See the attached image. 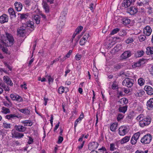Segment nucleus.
<instances>
[{
	"label": "nucleus",
	"instance_id": "13d9d810",
	"mask_svg": "<svg viewBox=\"0 0 153 153\" xmlns=\"http://www.w3.org/2000/svg\"><path fill=\"white\" fill-rule=\"evenodd\" d=\"M46 77L48 79L49 82L53 81V79L50 76H47Z\"/></svg>",
	"mask_w": 153,
	"mask_h": 153
},
{
	"label": "nucleus",
	"instance_id": "f257e3e1",
	"mask_svg": "<svg viewBox=\"0 0 153 153\" xmlns=\"http://www.w3.org/2000/svg\"><path fill=\"white\" fill-rule=\"evenodd\" d=\"M5 36L7 39H4L2 37V45L7 47L10 46L12 45L14 43V39L12 35L7 32L5 33Z\"/></svg>",
	"mask_w": 153,
	"mask_h": 153
},
{
	"label": "nucleus",
	"instance_id": "20e7f679",
	"mask_svg": "<svg viewBox=\"0 0 153 153\" xmlns=\"http://www.w3.org/2000/svg\"><path fill=\"white\" fill-rule=\"evenodd\" d=\"M152 139L151 135L150 134H147L144 136L141 140V142L143 144L149 143Z\"/></svg>",
	"mask_w": 153,
	"mask_h": 153
},
{
	"label": "nucleus",
	"instance_id": "bf43d9fd",
	"mask_svg": "<svg viewBox=\"0 0 153 153\" xmlns=\"http://www.w3.org/2000/svg\"><path fill=\"white\" fill-rule=\"evenodd\" d=\"M13 144L14 146H19L21 144L18 141H14L13 142Z\"/></svg>",
	"mask_w": 153,
	"mask_h": 153
},
{
	"label": "nucleus",
	"instance_id": "a878e982",
	"mask_svg": "<svg viewBox=\"0 0 153 153\" xmlns=\"http://www.w3.org/2000/svg\"><path fill=\"white\" fill-rule=\"evenodd\" d=\"M130 136H126L122 139L120 141L121 144H123L128 141L130 140Z\"/></svg>",
	"mask_w": 153,
	"mask_h": 153
},
{
	"label": "nucleus",
	"instance_id": "49530a36",
	"mask_svg": "<svg viewBox=\"0 0 153 153\" xmlns=\"http://www.w3.org/2000/svg\"><path fill=\"white\" fill-rule=\"evenodd\" d=\"M59 27H62L65 25V21H62L61 19L59 20Z\"/></svg>",
	"mask_w": 153,
	"mask_h": 153
},
{
	"label": "nucleus",
	"instance_id": "6e6d98bb",
	"mask_svg": "<svg viewBox=\"0 0 153 153\" xmlns=\"http://www.w3.org/2000/svg\"><path fill=\"white\" fill-rule=\"evenodd\" d=\"M115 148V144L114 143H111L110 144V150L111 151L114 150Z\"/></svg>",
	"mask_w": 153,
	"mask_h": 153
},
{
	"label": "nucleus",
	"instance_id": "09e8293b",
	"mask_svg": "<svg viewBox=\"0 0 153 153\" xmlns=\"http://www.w3.org/2000/svg\"><path fill=\"white\" fill-rule=\"evenodd\" d=\"M134 41L133 39L132 38H128L126 40V42L127 44H129L132 42Z\"/></svg>",
	"mask_w": 153,
	"mask_h": 153
},
{
	"label": "nucleus",
	"instance_id": "cd10ccee",
	"mask_svg": "<svg viewBox=\"0 0 153 153\" xmlns=\"http://www.w3.org/2000/svg\"><path fill=\"white\" fill-rule=\"evenodd\" d=\"M127 108V106L125 105L124 106H120L118 108V110L120 112H122L124 114L126 111Z\"/></svg>",
	"mask_w": 153,
	"mask_h": 153
},
{
	"label": "nucleus",
	"instance_id": "a18cd8bd",
	"mask_svg": "<svg viewBox=\"0 0 153 153\" xmlns=\"http://www.w3.org/2000/svg\"><path fill=\"white\" fill-rule=\"evenodd\" d=\"M3 126L4 128H10L11 127V125L10 124L7 123H3Z\"/></svg>",
	"mask_w": 153,
	"mask_h": 153
},
{
	"label": "nucleus",
	"instance_id": "864d4df0",
	"mask_svg": "<svg viewBox=\"0 0 153 153\" xmlns=\"http://www.w3.org/2000/svg\"><path fill=\"white\" fill-rule=\"evenodd\" d=\"M137 141V140H135L133 137H132L131 140V144L133 145H134L136 143Z\"/></svg>",
	"mask_w": 153,
	"mask_h": 153
},
{
	"label": "nucleus",
	"instance_id": "1a4fd4ad",
	"mask_svg": "<svg viewBox=\"0 0 153 153\" xmlns=\"http://www.w3.org/2000/svg\"><path fill=\"white\" fill-rule=\"evenodd\" d=\"M127 132V128L126 126H121L119 128V133L120 136L124 135Z\"/></svg>",
	"mask_w": 153,
	"mask_h": 153
},
{
	"label": "nucleus",
	"instance_id": "412c9836",
	"mask_svg": "<svg viewBox=\"0 0 153 153\" xmlns=\"http://www.w3.org/2000/svg\"><path fill=\"white\" fill-rule=\"evenodd\" d=\"M21 123L24 124V127L27 126H30L33 125V123L32 121L29 120L22 121Z\"/></svg>",
	"mask_w": 153,
	"mask_h": 153
},
{
	"label": "nucleus",
	"instance_id": "ea45409f",
	"mask_svg": "<svg viewBox=\"0 0 153 153\" xmlns=\"http://www.w3.org/2000/svg\"><path fill=\"white\" fill-rule=\"evenodd\" d=\"M18 14L19 15V14L20 15V17L21 19H27L28 15L27 13L24 14L23 13L20 14L18 13Z\"/></svg>",
	"mask_w": 153,
	"mask_h": 153
},
{
	"label": "nucleus",
	"instance_id": "7c9ffc66",
	"mask_svg": "<svg viewBox=\"0 0 153 153\" xmlns=\"http://www.w3.org/2000/svg\"><path fill=\"white\" fill-rule=\"evenodd\" d=\"M144 52L143 51H138L137 53H135L134 56L136 58L140 57L143 55Z\"/></svg>",
	"mask_w": 153,
	"mask_h": 153
},
{
	"label": "nucleus",
	"instance_id": "338daca9",
	"mask_svg": "<svg viewBox=\"0 0 153 153\" xmlns=\"http://www.w3.org/2000/svg\"><path fill=\"white\" fill-rule=\"evenodd\" d=\"M4 64L5 66H6L10 71L12 70V68L10 66L6 63H4Z\"/></svg>",
	"mask_w": 153,
	"mask_h": 153
},
{
	"label": "nucleus",
	"instance_id": "f3484780",
	"mask_svg": "<svg viewBox=\"0 0 153 153\" xmlns=\"http://www.w3.org/2000/svg\"><path fill=\"white\" fill-rule=\"evenodd\" d=\"M146 105L148 110L153 109V98H150L147 101Z\"/></svg>",
	"mask_w": 153,
	"mask_h": 153
},
{
	"label": "nucleus",
	"instance_id": "f8f14e48",
	"mask_svg": "<svg viewBox=\"0 0 153 153\" xmlns=\"http://www.w3.org/2000/svg\"><path fill=\"white\" fill-rule=\"evenodd\" d=\"M3 81L4 82L7 84L10 85V86H13V83L10 79L7 76H4L3 77Z\"/></svg>",
	"mask_w": 153,
	"mask_h": 153
},
{
	"label": "nucleus",
	"instance_id": "bb28decb",
	"mask_svg": "<svg viewBox=\"0 0 153 153\" xmlns=\"http://www.w3.org/2000/svg\"><path fill=\"white\" fill-rule=\"evenodd\" d=\"M143 60H140L137 62L135 63L134 65H132V67L134 68L136 67H138L141 66V65L144 63Z\"/></svg>",
	"mask_w": 153,
	"mask_h": 153
},
{
	"label": "nucleus",
	"instance_id": "393cba45",
	"mask_svg": "<svg viewBox=\"0 0 153 153\" xmlns=\"http://www.w3.org/2000/svg\"><path fill=\"white\" fill-rule=\"evenodd\" d=\"M119 102H120V105L126 104L128 102V99L126 98H123L119 100Z\"/></svg>",
	"mask_w": 153,
	"mask_h": 153
},
{
	"label": "nucleus",
	"instance_id": "e2e57ef3",
	"mask_svg": "<svg viewBox=\"0 0 153 153\" xmlns=\"http://www.w3.org/2000/svg\"><path fill=\"white\" fill-rule=\"evenodd\" d=\"M25 3L26 5L30 6V1L29 0H25Z\"/></svg>",
	"mask_w": 153,
	"mask_h": 153
},
{
	"label": "nucleus",
	"instance_id": "8fccbe9b",
	"mask_svg": "<svg viewBox=\"0 0 153 153\" xmlns=\"http://www.w3.org/2000/svg\"><path fill=\"white\" fill-rule=\"evenodd\" d=\"M81 57L82 56L81 55L77 54L75 56V58L76 60L79 61L81 59Z\"/></svg>",
	"mask_w": 153,
	"mask_h": 153
},
{
	"label": "nucleus",
	"instance_id": "473e14b6",
	"mask_svg": "<svg viewBox=\"0 0 153 153\" xmlns=\"http://www.w3.org/2000/svg\"><path fill=\"white\" fill-rule=\"evenodd\" d=\"M117 123H113L111 125L110 127L111 130L112 131H115L116 129L117 128Z\"/></svg>",
	"mask_w": 153,
	"mask_h": 153
},
{
	"label": "nucleus",
	"instance_id": "9b49d317",
	"mask_svg": "<svg viewBox=\"0 0 153 153\" xmlns=\"http://www.w3.org/2000/svg\"><path fill=\"white\" fill-rule=\"evenodd\" d=\"M152 29L151 27L148 26H146L143 30V33L147 36H149L152 32Z\"/></svg>",
	"mask_w": 153,
	"mask_h": 153
},
{
	"label": "nucleus",
	"instance_id": "a19ab883",
	"mask_svg": "<svg viewBox=\"0 0 153 153\" xmlns=\"http://www.w3.org/2000/svg\"><path fill=\"white\" fill-rule=\"evenodd\" d=\"M138 83L140 85L142 86L144 84V80L142 78H140L138 80Z\"/></svg>",
	"mask_w": 153,
	"mask_h": 153
},
{
	"label": "nucleus",
	"instance_id": "c03bdc74",
	"mask_svg": "<svg viewBox=\"0 0 153 153\" xmlns=\"http://www.w3.org/2000/svg\"><path fill=\"white\" fill-rule=\"evenodd\" d=\"M138 38L140 41L142 42L145 40L146 38V37L145 35H140L139 36Z\"/></svg>",
	"mask_w": 153,
	"mask_h": 153
},
{
	"label": "nucleus",
	"instance_id": "2eb2a0df",
	"mask_svg": "<svg viewBox=\"0 0 153 153\" xmlns=\"http://www.w3.org/2000/svg\"><path fill=\"white\" fill-rule=\"evenodd\" d=\"M8 20V16L5 14H4L0 17V22L1 23L7 22Z\"/></svg>",
	"mask_w": 153,
	"mask_h": 153
},
{
	"label": "nucleus",
	"instance_id": "4d7b16f0",
	"mask_svg": "<svg viewBox=\"0 0 153 153\" xmlns=\"http://www.w3.org/2000/svg\"><path fill=\"white\" fill-rule=\"evenodd\" d=\"M89 37V34L88 33H86L83 36L82 38L83 39L87 41L88 37Z\"/></svg>",
	"mask_w": 153,
	"mask_h": 153
},
{
	"label": "nucleus",
	"instance_id": "0eeeda50",
	"mask_svg": "<svg viewBox=\"0 0 153 153\" xmlns=\"http://www.w3.org/2000/svg\"><path fill=\"white\" fill-rule=\"evenodd\" d=\"M27 28L26 27L22 26L20 28L18 29L17 30L18 35L23 36L26 32Z\"/></svg>",
	"mask_w": 153,
	"mask_h": 153
},
{
	"label": "nucleus",
	"instance_id": "c9c22d12",
	"mask_svg": "<svg viewBox=\"0 0 153 153\" xmlns=\"http://www.w3.org/2000/svg\"><path fill=\"white\" fill-rule=\"evenodd\" d=\"M2 112L5 114H7L9 113L10 112V111L9 108L4 107H3L2 108Z\"/></svg>",
	"mask_w": 153,
	"mask_h": 153
},
{
	"label": "nucleus",
	"instance_id": "58836bf2",
	"mask_svg": "<svg viewBox=\"0 0 153 153\" xmlns=\"http://www.w3.org/2000/svg\"><path fill=\"white\" fill-rule=\"evenodd\" d=\"M119 31L120 29L118 28H117L113 30L110 33V34L111 35H114V34L117 33Z\"/></svg>",
	"mask_w": 153,
	"mask_h": 153
},
{
	"label": "nucleus",
	"instance_id": "3c124183",
	"mask_svg": "<svg viewBox=\"0 0 153 153\" xmlns=\"http://www.w3.org/2000/svg\"><path fill=\"white\" fill-rule=\"evenodd\" d=\"M86 41L85 40L82 38L80 40L79 43L81 45H84Z\"/></svg>",
	"mask_w": 153,
	"mask_h": 153
},
{
	"label": "nucleus",
	"instance_id": "2f4dec72",
	"mask_svg": "<svg viewBox=\"0 0 153 153\" xmlns=\"http://www.w3.org/2000/svg\"><path fill=\"white\" fill-rule=\"evenodd\" d=\"M0 86L2 87L5 91H10V88L8 86H7L3 82H1L0 84Z\"/></svg>",
	"mask_w": 153,
	"mask_h": 153
},
{
	"label": "nucleus",
	"instance_id": "69168bd1",
	"mask_svg": "<svg viewBox=\"0 0 153 153\" xmlns=\"http://www.w3.org/2000/svg\"><path fill=\"white\" fill-rule=\"evenodd\" d=\"M33 142V139L31 137H29V140L28 141V143L30 144H31Z\"/></svg>",
	"mask_w": 153,
	"mask_h": 153
},
{
	"label": "nucleus",
	"instance_id": "72a5a7b5",
	"mask_svg": "<svg viewBox=\"0 0 153 153\" xmlns=\"http://www.w3.org/2000/svg\"><path fill=\"white\" fill-rule=\"evenodd\" d=\"M19 111L23 113L26 114H29L30 112L29 110L28 109L25 108L22 109H19Z\"/></svg>",
	"mask_w": 153,
	"mask_h": 153
},
{
	"label": "nucleus",
	"instance_id": "6ab92c4d",
	"mask_svg": "<svg viewBox=\"0 0 153 153\" xmlns=\"http://www.w3.org/2000/svg\"><path fill=\"white\" fill-rule=\"evenodd\" d=\"M15 8L16 10L18 11H21L22 8V5L20 2H16L14 4Z\"/></svg>",
	"mask_w": 153,
	"mask_h": 153
},
{
	"label": "nucleus",
	"instance_id": "6e6552de",
	"mask_svg": "<svg viewBox=\"0 0 153 153\" xmlns=\"http://www.w3.org/2000/svg\"><path fill=\"white\" fill-rule=\"evenodd\" d=\"M12 138H21L24 136V134L18 132L14 130H12L11 131Z\"/></svg>",
	"mask_w": 153,
	"mask_h": 153
},
{
	"label": "nucleus",
	"instance_id": "423d86ee",
	"mask_svg": "<svg viewBox=\"0 0 153 153\" xmlns=\"http://www.w3.org/2000/svg\"><path fill=\"white\" fill-rule=\"evenodd\" d=\"M10 97L12 100L16 101L19 102H22L23 100L22 98L18 95L11 94L10 95Z\"/></svg>",
	"mask_w": 153,
	"mask_h": 153
},
{
	"label": "nucleus",
	"instance_id": "79ce46f5",
	"mask_svg": "<svg viewBox=\"0 0 153 153\" xmlns=\"http://www.w3.org/2000/svg\"><path fill=\"white\" fill-rule=\"evenodd\" d=\"M124 117V115L123 114L119 113L118 114L117 119L118 121H119L123 119Z\"/></svg>",
	"mask_w": 153,
	"mask_h": 153
},
{
	"label": "nucleus",
	"instance_id": "4c0bfd02",
	"mask_svg": "<svg viewBox=\"0 0 153 153\" xmlns=\"http://www.w3.org/2000/svg\"><path fill=\"white\" fill-rule=\"evenodd\" d=\"M123 23L125 25H127L130 23V20L128 18H124L123 20Z\"/></svg>",
	"mask_w": 153,
	"mask_h": 153
},
{
	"label": "nucleus",
	"instance_id": "052dcab7",
	"mask_svg": "<svg viewBox=\"0 0 153 153\" xmlns=\"http://www.w3.org/2000/svg\"><path fill=\"white\" fill-rule=\"evenodd\" d=\"M61 56H59V57L58 58H56L53 61L51 62V65H52L54 63L56 62H57V61H59V58L61 57Z\"/></svg>",
	"mask_w": 153,
	"mask_h": 153
},
{
	"label": "nucleus",
	"instance_id": "5701e85b",
	"mask_svg": "<svg viewBox=\"0 0 153 153\" xmlns=\"http://www.w3.org/2000/svg\"><path fill=\"white\" fill-rule=\"evenodd\" d=\"M33 20L36 23L38 24L40 23V17L38 15L34 16L33 17Z\"/></svg>",
	"mask_w": 153,
	"mask_h": 153
},
{
	"label": "nucleus",
	"instance_id": "b1692460",
	"mask_svg": "<svg viewBox=\"0 0 153 153\" xmlns=\"http://www.w3.org/2000/svg\"><path fill=\"white\" fill-rule=\"evenodd\" d=\"M68 91V88L66 87H60L58 89V92L60 94L63 92L66 93Z\"/></svg>",
	"mask_w": 153,
	"mask_h": 153
},
{
	"label": "nucleus",
	"instance_id": "aec40b11",
	"mask_svg": "<svg viewBox=\"0 0 153 153\" xmlns=\"http://www.w3.org/2000/svg\"><path fill=\"white\" fill-rule=\"evenodd\" d=\"M43 7L45 10L46 13H48L49 12V6L47 2L43 1L42 4Z\"/></svg>",
	"mask_w": 153,
	"mask_h": 153
},
{
	"label": "nucleus",
	"instance_id": "9d476101",
	"mask_svg": "<svg viewBox=\"0 0 153 153\" xmlns=\"http://www.w3.org/2000/svg\"><path fill=\"white\" fill-rule=\"evenodd\" d=\"M131 56V53L130 51H127L123 52L121 55L120 58L122 59H125Z\"/></svg>",
	"mask_w": 153,
	"mask_h": 153
},
{
	"label": "nucleus",
	"instance_id": "680f3d73",
	"mask_svg": "<svg viewBox=\"0 0 153 153\" xmlns=\"http://www.w3.org/2000/svg\"><path fill=\"white\" fill-rule=\"evenodd\" d=\"M63 138L62 137L60 136H59L58 140V143H61L63 140Z\"/></svg>",
	"mask_w": 153,
	"mask_h": 153
},
{
	"label": "nucleus",
	"instance_id": "5fc2aeb1",
	"mask_svg": "<svg viewBox=\"0 0 153 153\" xmlns=\"http://www.w3.org/2000/svg\"><path fill=\"white\" fill-rule=\"evenodd\" d=\"M72 52V50H70L68 53L65 56V57L67 58H69L70 57V55L71 54Z\"/></svg>",
	"mask_w": 153,
	"mask_h": 153
},
{
	"label": "nucleus",
	"instance_id": "a211bd4d",
	"mask_svg": "<svg viewBox=\"0 0 153 153\" xmlns=\"http://www.w3.org/2000/svg\"><path fill=\"white\" fill-rule=\"evenodd\" d=\"M145 90L147 94L152 95L153 94V89L150 86H145Z\"/></svg>",
	"mask_w": 153,
	"mask_h": 153
},
{
	"label": "nucleus",
	"instance_id": "ddd939ff",
	"mask_svg": "<svg viewBox=\"0 0 153 153\" xmlns=\"http://www.w3.org/2000/svg\"><path fill=\"white\" fill-rule=\"evenodd\" d=\"M132 3V0H124L122 4V6L127 8L130 6Z\"/></svg>",
	"mask_w": 153,
	"mask_h": 153
},
{
	"label": "nucleus",
	"instance_id": "4be33fe9",
	"mask_svg": "<svg viewBox=\"0 0 153 153\" xmlns=\"http://www.w3.org/2000/svg\"><path fill=\"white\" fill-rule=\"evenodd\" d=\"M146 53L149 55H153V47H148L146 48Z\"/></svg>",
	"mask_w": 153,
	"mask_h": 153
},
{
	"label": "nucleus",
	"instance_id": "774afa93",
	"mask_svg": "<svg viewBox=\"0 0 153 153\" xmlns=\"http://www.w3.org/2000/svg\"><path fill=\"white\" fill-rule=\"evenodd\" d=\"M21 87L22 88H24L25 89H27V88L26 87V85L25 82H24L23 85H21Z\"/></svg>",
	"mask_w": 153,
	"mask_h": 153
},
{
	"label": "nucleus",
	"instance_id": "dca6fc26",
	"mask_svg": "<svg viewBox=\"0 0 153 153\" xmlns=\"http://www.w3.org/2000/svg\"><path fill=\"white\" fill-rule=\"evenodd\" d=\"M99 146L98 143L96 142H93L89 143L88 146V148H89L91 147V149L94 150L95 149H97Z\"/></svg>",
	"mask_w": 153,
	"mask_h": 153
},
{
	"label": "nucleus",
	"instance_id": "c756f323",
	"mask_svg": "<svg viewBox=\"0 0 153 153\" xmlns=\"http://www.w3.org/2000/svg\"><path fill=\"white\" fill-rule=\"evenodd\" d=\"M9 15L14 17H16V13L13 9L11 8H9L8 10Z\"/></svg>",
	"mask_w": 153,
	"mask_h": 153
},
{
	"label": "nucleus",
	"instance_id": "c85d7f7f",
	"mask_svg": "<svg viewBox=\"0 0 153 153\" xmlns=\"http://www.w3.org/2000/svg\"><path fill=\"white\" fill-rule=\"evenodd\" d=\"M15 117L18 118V117L15 114H8L5 116V118L8 120H11L12 118L14 119Z\"/></svg>",
	"mask_w": 153,
	"mask_h": 153
},
{
	"label": "nucleus",
	"instance_id": "37998d69",
	"mask_svg": "<svg viewBox=\"0 0 153 153\" xmlns=\"http://www.w3.org/2000/svg\"><path fill=\"white\" fill-rule=\"evenodd\" d=\"M83 27L82 26H80L79 27H78L76 30L75 32H76V34H78L83 29Z\"/></svg>",
	"mask_w": 153,
	"mask_h": 153
},
{
	"label": "nucleus",
	"instance_id": "4468645a",
	"mask_svg": "<svg viewBox=\"0 0 153 153\" xmlns=\"http://www.w3.org/2000/svg\"><path fill=\"white\" fill-rule=\"evenodd\" d=\"M14 127L16 131L20 132H24L26 129V127L22 126L15 125Z\"/></svg>",
	"mask_w": 153,
	"mask_h": 153
},
{
	"label": "nucleus",
	"instance_id": "f03ea898",
	"mask_svg": "<svg viewBox=\"0 0 153 153\" xmlns=\"http://www.w3.org/2000/svg\"><path fill=\"white\" fill-rule=\"evenodd\" d=\"M151 120V118L149 116H145L142 120L139 121V125L142 127L147 126L150 124Z\"/></svg>",
	"mask_w": 153,
	"mask_h": 153
},
{
	"label": "nucleus",
	"instance_id": "0e129e2a",
	"mask_svg": "<svg viewBox=\"0 0 153 153\" xmlns=\"http://www.w3.org/2000/svg\"><path fill=\"white\" fill-rule=\"evenodd\" d=\"M59 124H60V122H59L56 125V126L54 128V130H53V131L54 132L58 128V127L59 126Z\"/></svg>",
	"mask_w": 153,
	"mask_h": 153
},
{
	"label": "nucleus",
	"instance_id": "39448f33",
	"mask_svg": "<svg viewBox=\"0 0 153 153\" xmlns=\"http://www.w3.org/2000/svg\"><path fill=\"white\" fill-rule=\"evenodd\" d=\"M126 12L131 15H133L137 12L138 9L135 6L131 7L127 9Z\"/></svg>",
	"mask_w": 153,
	"mask_h": 153
},
{
	"label": "nucleus",
	"instance_id": "f704fd0d",
	"mask_svg": "<svg viewBox=\"0 0 153 153\" xmlns=\"http://www.w3.org/2000/svg\"><path fill=\"white\" fill-rule=\"evenodd\" d=\"M140 135V133L139 132H137L135 133L132 136V137L137 140L139 139Z\"/></svg>",
	"mask_w": 153,
	"mask_h": 153
},
{
	"label": "nucleus",
	"instance_id": "de8ad7c7",
	"mask_svg": "<svg viewBox=\"0 0 153 153\" xmlns=\"http://www.w3.org/2000/svg\"><path fill=\"white\" fill-rule=\"evenodd\" d=\"M126 34V32L124 30H122L119 33V35L121 36H123Z\"/></svg>",
	"mask_w": 153,
	"mask_h": 153
},
{
	"label": "nucleus",
	"instance_id": "7ed1b4c3",
	"mask_svg": "<svg viewBox=\"0 0 153 153\" xmlns=\"http://www.w3.org/2000/svg\"><path fill=\"white\" fill-rule=\"evenodd\" d=\"M134 83V81L133 79L126 78L123 81L122 85L128 88H131L132 86Z\"/></svg>",
	"mask_w": 153,
	"mask_h": 153
},
{
	"label": "nucleus",
	"instance_id": "e433bc0d",
	"mask_svg": "<svg viewBox=\"0 0 153 153\" xmlns=\"http://www.w3.org/2000/svg\"><path fill=\"white\" fill-rule=\"evenodd\" d=\"M144 117L143 114H140L137 117L136 119L137 121H141L143 120Z\"/></svg>",
	"mask_w": 153,
	"mask_h": 153
},
{
	"label": "nucleus",
	"instance_id": "603ef678",
	"mask_svg": "<svg viewBox=\"0 0 153 153\" xmlns=\"http://www.w3.org/2000/svg\"><path fill=\"white\" fill-rule=\"evenodd\" d=\"M34 23L32 21H30L28 24V26L30 27L31 28L33 29L34 27Z\"/></svg>",
	"mask_w": 153,
	"mask_h": 153
}]
</instances>
